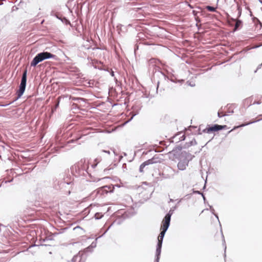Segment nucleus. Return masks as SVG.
<instances>
[{"label": "nucleus", "instance_id": "1", "mask_svg": "<svg viewBox=\"0 0 262 262\" xmlns=\"http://www.w3.org/2000/svg\"><path fill=\"white\" fill-rule=\"evenodd\" d=\"M169 225L167 224H164V223H162L161 226V230L158 238V243L157 245L156 248V258L155 260V262H159L160 256L161 252V248L163 243V240L165 234L166 232L167 231Z\"/></svg>", "mask_w": 262, "mask_h": 262}, {"label": "nucleus", "instance_id": "2", "mask_svg": "<svg viewBox=\"0 0 262 262\" xmlns=\"http://www.w3.org/2000/svg\"><path fill=\"white\" fill-rule=\"evenodd\" d=\"M194 157L191 154L186 151L181 152L177 167L180 170H184L188 165V163Z\"/></svg>", "mask_w": 262, "mask_h": 262}, {"label": "nucleus", "instance_id": "3", "mask_svg": "<svg viewBox=\"0 0 262 262\" xmlns=\"http://www.w3.org/2000/svg\"><path fill=\"white\" fill-rule=\"evenodd\" d=\"M50 58L56 59V56L48 52H42L38 53L31 61V66L35 67L40 62Z\"/></svg>", "mask_w": 262, "mask_h": 262}, {"label": "nucleus", "instance_id": "4", "mask_svg": "<svg viewBox=\"0 0 262 262\" xmlns=\"http://www.w3.org/2000/svg\"><path fill=\"white\" fill-rule=\"evenodd\" d=\"M27 71L25 70L22 75L21 78L20 83L19 86V89L16 92L17 97L13 101H16L20 98L25 92L26 84H27Z\"/></svg>", "mask_w": 262, "mask_h": 262}, {"label": "nucleus", "instance_id": "5", "mask_svg": "<svg viewBox=\"0 0 262 262\" xmlns=\"http://www.w3.org/2000/svg\"><path fill=\"white\" fill-rule=\"evenodd\" d=\"M87 164H83L82 162L78 163L74 167H72V170L75 168L76 171H77L78 174L79 176L85 175V173H88L87 169H88Z\"/></svg>", "mask_w": 262, "mask_h": 262}, {"label": "nucleus", "instance_id": "6", "mask_svg": "<svg viewBox=\"0 0 262 262\" xmlns=\"http://www.w3.org/2000/svg\"><path fill=\"white\" fill-rule=\"evenodd\" d=\"M160 162V161L158 157L154 156L151 159H148V160L144 162L143 163H142L140 165V168H139V171L140 172H143V169L146 166L149 165L150 164H154V163H157Z\"/></svg>", "mask_w": 262, "mask_h": 262}, {"label": "nucleus", "instance_id": "7", "mask_svg": "<svg viewBox=\"0 0 262 262\" xmlns=\"http://www.w3.org/2000/svg\"><path fill=\"white\" fill-rule=\"evenodd\" d=\"M226 125H220L218 124H214L213 126L206 128L203 130L204 133H210L212 132L221 130L223 129L226 128Z\"/></svg>", "mask_w": 262, "mask_h": 262}, {"label": "nucleus", "instance_id": "8", "mask_svg": "<svg viewBox=\"0 0 262 262\" xmlns=\"http://www.w3.org/2000/svg\"><path fill=\"white\" fill-rule=\"evenodd\" d=\"M174 209L171 208L168 212L165 215L164 219L162 221V223L170 225V222L171 220V216L173 214Z\"/></svg>", "mask_w": 262, "mask_h": 262}, {"label": "nucleus", "instance_id": "9", "mask_svg": "<svg viewBox=\"0 0 262 262\" xmlns=\"http://www.w3.org/2000/svg\"><path fill=\"white\" fill-rule=\"evenodd\" d=\"M108 192H111V187L108 186L100 187L97 190V193L100 195L107 194Z\"/></svg>", "mask_w": 262, "mask_h": 262}, {"label": "nucleus", "instance_id": "10", "mask_svg": "<svg viewBox=\"0 0 262 262\" xmlns=\"http://www.w3.org/2000/svg\"><path fill=\"white\" fill-rule=\"evenodd\" d=\"M73 184V181H68L66 180V179H63L61 180L60 182H58L59 187L60 189H62L64 187H66L67 185H70Z\"/></svg>", "mask_w": 262, "mask_h": 262}, {"label": "nucleus", "instance_id": "11", "mask_svg": "<svg viewBox=\"0 0 262 262\" xmlns=\"http://www.w3.org/2000/svg\"><path fill=\"white\" fill-rule=\"evenodd\" d=\"M243 0H234V2L236 4V8L237 11V17H239L242 14V7L240 3H242Z\"/></svg>", "mask_w": 262, "mask_h": 262}, {"label": "nucleus", "instance_id": "12", "mask_svg": "<svg viewBox=\"0 0 262 262\" xmlns=\"http://www.w3.org/2000/svg\"><path fill=\"white\" fill-rule=\"evenodd\" d=\"M242 24L243 22L241 20L238 19L237 20H236L233 31L235 32L239 29L242 26Z\"/></svg>", "mask_w": 262, "mask_h": 262}, {"label": "nucleus", "instance_id": "13", "mask_svg": "<svg viewBox=\"0 0 262 262\" xmlns=\"http://www.w3.org/2000/svg\"><path fill=\"white\" fill-rule=\"evenodd\" d=\"M261 120H262V119H258V120H256V121H253L249 122H248V123H246L242 124H241V125H239L238 126L234 127L233 129H235V128L239 127H243V126H246V125L252 124V123H255L256 122L259 121H260Z\"/></svg>", "mask_w": 262, "mask_h": 262}, {"label": "nucleus", "instance_id": "14", "mask_svg": "<svg viewBox=\"0 0 262 262\" xmlns=\"http://www.w3.org/2000/svg\"><path fill=\"white\" fill-rule=\"evenodd\" d=\"M103 216V215L101 213L97 212V213H95L94 216H95V218L96 220H99V219H101Z\"/></svg>", "mask_w": 262, "mask_h": 262}, {"label": "nucleus", "instance_id": "15", "mask_svg": "<svg viewBox=\"0 0 262 262\" xmlns=\"http://www.w3.org/2000/svg\"><path fill=\"white\" fill-rule=\"evenodd\" d=\"M206 9L207 10L210 11V12H214L216 10V8L210 6H207Z\"/></svg>", "mask_w": 262, "mask_h": 262}, {"label": "nucleus", "instance_id": "16", "mask_svg": "<svg viewBox=\"0 0 262 262\" xmlns=\"http://www.w3.org/2000/svg\"><path fill=\"white\" fill-rule=\"evenodd\" d=\"M157 75L159 77H161L163 79H164L165 80L166 79V78H167L166 75L165 74H164L162 72H159L157 73Z\"/></svg>", "mask_w": 262, "mask_h": 262}, {"label": "nucleus", "instance_id": "17", "mask_svg": "<svg viewBox=\"0 0 262 262\" xmlns=\"http://www.w3.org/2000/svg\"><path fill=\"white\" fill-rule=\"evenodd\" d=\"M210 209L211 210V211L212 212V214H213L214 215V216L216 217V218L218 220V221H219V216L217 215V214L215 213L214 211V209L212 208V207L211 206H210Z\"/></svg>", "mask_w": 262, "mask_h": 262}, {"label": "nucleus", "instance_id": "18", "mask_svg": "<svg viewBox=\"0 0 262 262\" xmlns=\"http://www.w3.org/2000/svg\"><path fill=\"white\" fill-rule=\"evenodd\" d=\"M197 144V142L196 141H195V140L194 139H193L192 140H191L189 143H188V146H192V145H195Z\"/></svg>", "mask_w": 262, "mask_h": 262}, {"label": "nucleus", "instance_id": "19", "mask_svg": "<svg viewBox=\"0 0 262 262\" xmlns=\"http://www.w3.org/2000/svg\"><path fill=\"white\" fill-rule=\"evenodd\" d=\"M238 17H237V16H236V18H233V17H230L229 15H228V21H229V23H230V21H236V20H237L238 19Z\"/></svg>", "mask_w": 262, "mask_h": 262}, {"label": "nucleus", "instance_id": "20", "mask_svg": "<svg viewBox=\"0 0 262 262\" xmlns=\"http://www.w3.org/2000/svg\"><path fill=\"white\" fill-rule=\"evenodd\" d=\"M182 149V147L180 146H178L175 147L172 150V152H175L177 151H181Z\"/></svg>", "mask_w": 262, "mask_h": 262}, {"label": "nucleus", "instance_id": "21", "mask_svg": "<svg viewBox=\"0 0 262 262\" xmlns=\"http://www.w3.org/2000/svg\"><path fill=\"white\" fill-rule=\"evenodd\" d=\"M255 23L256 24V27L257 28L260 29L262 27V24L260 23V21L258 19H256V22Z\"/></svg>", "mask_w": 262, "mask_h": 262}, {"label": "nucleus", "instance_id": "22", "mask_svg": "<svg viewBox=\"0 0 262 262\" xmlns=\"http://www.w3.org/2000/svg\"><path fill=\"white\" fill-rule=\"evenodd\" d=\"M100 161V160H99L98 159H95V162H96V163H95V164H92V165H91V167H92L93 168H95L96 167V166L97 165V164L99 162V161Z\"/></svg>", "mask_w": 262, "mask_h": 262}, {"label": "nucleus", "instance_id": "23", "mask_svg": "<svg viewBox=\"0 0 262 262\" xmlns=\"http://www.w3.org/2000/svg\"><path fill=\"white\" fill-rule=\"evenodd\" d=\"M79 258H80V256H78V255H75V256H74L73 257V258H72V262H76V261H77V259H78Z\"/></svg>", "mask_w": 262, "mask_h": 262}, {"label": "nucleus", "instance_id": "24", "mask_svg": "<svg viewBox=\"0 0 262 262\" xmlns=\"http://www.w3.org/2000/svg\"><path fill=\"white\" fill-rule=\"evenodd\" d=\"M132 113V114H132V117L130 118V119H129L127 121H126V122H125V123H128V122H129L130 121H131V120L133 119V118H134V117H135L137 114H138V113H135V114H133V113Z\"/></svg>", "mask_w": 262, "mask_h": 262}, {"label": "nucleus", "instance_id": "25", "mask_svg": "<svg viewBox=\"0 0 262 262\" xmlns=\"http://www.w3.org/2000/svg\"><path fill=\"white\" fill-rule=\"evenodd\" d=\"M182 135L179 138L180 141H184L185 139V136L184 134H181Z\"/></svg>", "mask_w": 262, "mask_h": 262}, {"label": "nucleus", "instance_id": "26", "mask_svg": "<svg viewBox=\"0 0 262 262\" xmlns=\"http://www.w3.org/2000/svg\"><path fill=\"white\" fill-rule=\"evenodd\" d=\"M226 115H227L226 114H223L220 112H218V113H217V116L219 118H221V117H222L223 116H225Z\"/></svg>", "mask_w": 262, "mask_h": 262}, {"label": "nucleus", "instance_id": "27", "mask_svg": "<svg viewBox=\"0 0 262 262\" xmlns=\"http://www.w3.org/2000/svg\"><path fill=\"white\" fill-rule=\"evenodd\" d=\"M222 236H223V245L225 247V252L226 251V244H225V239H224V235H223V234H222Z\"/></svg>", "mask_w": 262, "mask_h": 262}, {"label": "nucleus", "instance_id": "28", "mask_svg": "<svg viewBox=\"0 0 262 262\" xmlns=\"http://www.w3.org/2000/svg\"><path fill=\"white\" fill-rule=\"evenodd\" d=\"M13 179L12 178L11 179L9 180L3 181L2 182V183H5V184H6L7 183L11 182H12L13 181Z\"/></svg>", "mask_w": 262, "mask_h": 262}, {"label": "nucleus", "instance_id": "29", "mask_svg": "<svg viewBox=\"0 0 262 262\" xmlns=\"http://www.w3.org/2000/svg\"><path fill=\"white\" fill-rule=\"evenodd\" d=\"M193 193H196V194H202V192H201L200 191H198V190H193Z\"/></svg>", "mask_w": 262, "mask_h": 262}, {"label": "nucleus", "instance_id": "30", "mask_svg": "<svg viewBox=\"0 0 262 262\" xmlns=\"http://www.w3.org/2000/svg\"><path fill=\"white\" fill-rule=\"evenodd\" d=\"M58 101L57 102L56 105H55V108H57L58 105H59V98H58Z\"/></svg>", "mask_w": 262, "mask_h": 262}, {"label": "nucleus", "instance_id": "31", "mask_svg": "<svg viewBox=\"0 0 262 262\" xmlns=\"http://www.w3.org/2000/svg\"><path fill=\"white\" fill-rule=\"evenodd\" d=\"M102 151L103 152H105V153H106V154H107L108 155L110 154V151L109 150H102Z\"/></svg>", "mask_w": 262, "mask_h": 262}, {"label": "nucleus", "instance_id": "32", "mask_svg": "<svg viewBox=\"0 0 262 262\" xmlns=\"http://www.w3.org/2000/svg\"><path fill=\"white\" fill-rule=\"evenodd\" d=\"M261 103V102L259 101H254L253 103V104H260Z\"/></svg>", "mask_w": 262, "mask_h": 262}, {"label": "nucleus", "instance_id": "33", "mask_svg": "<svg viewBox=\"0 0 262 262\" xmlns=\"http://www.w3.org/2000/svg\"><path fill=\"white\" fill-rule=\"evenodd\" d=\"M91 246H92V247H96V243L95 242H93V243H92Z\"/></svg>", "mask_w": 262, "mask_h": 262}, {"label": "nucleus", "instance_id": "34", "mask_svg": "<svg viewBox=\"0 0 262 262\" xmlns=\"http://www.w3.org/2000/svg\"><path fill=\"white\" fill-rule=\"evenodd\" d=\"M261 65H262V63H261V64H259V65L258 66V67H257V68L256 70H255V72H256L257 70L258 69H260V67H261Z\"/></svg>", "mask_w": 262, "mask_h": 262}, {"label": "nucleus", "instance_id": "35", "mask_svg": "<svg viewBox=\"0 0 262 262\" xmlns=\"http://www.w3.org/2000/svg\"><path fill=\"white\" fill-rule=\"evenodd\" d=\"M201 195H202V196H203V200H204V201H205L206 199H205V196H204V194L202 193Z\"/></svg>", "mask_w": 262, "mask_h": 262}, {"label": "nucleus", "instance_id": "36", "mask_svg": "<svg viewBox=\"0 0 262 262\" xmlns=\"http://www.w3.org/2000/svg\"><path fill=\"white\" fill-rule=\"evenodd\" d=\"M111 75L112 76H114V72L113 71H112L111 73Z\"/></svg>", "mask_w": 262, "mask_h": 262}, {"label": "nucleus", "instance_id": "37", "mask_svg": "<svg viewBox=\"0 0 262 262\" xmlns=\"http://www.w3.org/2000/svg\"><path fill=\"white\" fill-rule=\"evenodd\" d=\"M177 205H176L175 206H174L173 207H172V209H174V210L175 209H177Z\"/></svg>", "mask_w": 262, "mask_h": 262}, {"label": "nucleus", "instance_id": "38", "mask_svg": "<svg viewBox=\"0 0 262 262\" xmlns=\"http://www.w3.org/2000/svg\"><path fill=\"white\" fill-rule=\"evenodd\" d=\"M189 85H190L191 86H194L195 85L194 84H192V83H190L189 84Z\"/></svg>", "mask_w": 262, "mask_h": 262}, {"label": "nucleus", "instance_id": "39", "mask_svg": "<svg viewBox=\"0 0 262 262\" xmlns=\"http://www.w3.org/2000/svg\"><path fill=\"white\" fill-rule=\"evenodd\" d=\"M74 142L73 140H71L69 141H68V143H72V142Z\"/></svg>", "mask_w": 262, "mask_h": 262}, {"label": "nucleus", "instance_id": "40", "mask_svg": "<svg viewBox=\"0 0 262 262\" xmlns=\"http://www.w3.org/2000/svg\"><path fill=\"white\" fill-rule=\"evenodd\" d=\"M138 46H137L135 48V51H136V50H138Z\"/></svg>", "mask_w": 262, "mask_h": 262}, {"label": "nucleus", "instance_id": "41", "mask_svg": "<svg viewBox=\"0 0 262 262\" xmlns=\"http://www.w3.org/2000/svg\"><path fill=\"white\" fill-rule=\"evenodd\" d=\"M159 81H158V83H157V89H158L159 88Z\"/></svg>", "mask_w": 262, "mask_h": 262}, {"label": "nucleus", "instance_id": "42", "mask_svg": "<svg viewBox=\"0 0 262 262\" xmlns=\"http://www.w3.org/2000/svg\"><path fill=\"white\" fill-rule=\"evenodd\" d=\"M182 133H180L178 135H177V136H179V135H181ZM175 137H177V135L175 136V137H173V138H175Z\"/></svg>", "mask_w": 262, "mask_h": 262}, {"label": "nucleus", "instance_id": "43", "mask_svg": "<svg viewBox=\"0 0 262 262\" xmlns=\"http://www.w3.org/2000/svg\"><path fill=\"white\" fill-rule=\"evenodd\" d=\"M182 133H180L178 135H177V136H179V135H181ZM175 137H177V135L175 136V137H173V138H175Z\"/></svg>", "mask_w": 262, "mask_h": 262}, {"label": "nucleus", "instance_id": "44", "mask_svg": "<svg viewBox=\"0 0 262 262\" xmlns=\"http://www.w3.org/2000/svg\"><path fill=\"white\" fill-rule=\"evenodd\" d=\"M182 200V199L179 200L178 202V204H179V203H180L181 202Z\"/></svg>", "mask_w": 262, "mask_h": 262}, {"label": "nucleus", "instance_id": "45", "mask_svg": "<svg viewBox=\"0 0 262 262\" xmlns=\"http://www.w3.org/2000/svg\"><path fill=\"white\" fill-rule=\"evenodd\" d=\"M169 202H173V200L172 199H170L169 200Z\"/></svg>", "mask_w": 262, "mask_h": 262}, {"label": "nucleus", "instance_id": "46", "mask_svg": "<svg viewBox=\"0 0 262 262\" xmlns=\"http://www.w3.org/2000/svg\"><path fill=\"white\" fill-rule=\"evenodd\" d=\"M259 2L262 4V0H258Z\"/></svg>", "mask_w": 262, "mask_h": 262}, {"label": "nucleus", "instance_id": "47", "mask_svg": "<svg viewBox=\"0 0 262 262\" xmlns=\"http://www.w3.org/2000/svg\"><path fill=\"white\" fill-rule=\"evenodd\" d=\"M109 169H105L104 170V172H106V171L108 170Z\"/></svg>", "mask_w": 262, "mask_h": 262}, {"label": "nucleus", "instance_id": "48", "mask_svg": "<svg viewBox=\"0 0 262 262\" xmlns=\"http://www.w3.org/2000/svg\"><path fill=\"white\" fill-rule=\"evenodd\" d=\"M68 193H69V194L70 193V190L68 191Z\"/></svg>", "mask_w": 262, "mask_h": 262}]
</instances>
